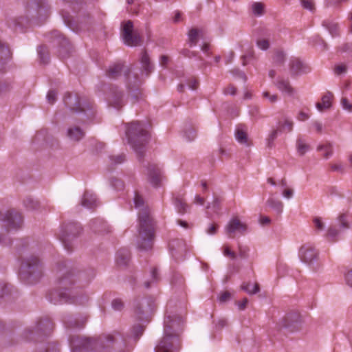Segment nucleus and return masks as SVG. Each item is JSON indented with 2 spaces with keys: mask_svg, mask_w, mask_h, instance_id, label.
<instances>
[{
  "mask_svg": "<svg viewBox=\"0 0 352 352\" xmlns=\"http://www.w3.org/2000/svg\"><path fill=\"white\" fill-rule=\"evenodd\" d=\"M58 273V289L49 294V299L54 304L58 303H74L83 304L87 300L86 296H83L78 291L87 284L95 276L94 270L87 272H80L77 274L67 267L65 263L59 264Z\"/></svg>",
  "mask_w": 352,
  "mask_h": 352,
  "instance_id": "nucleus-1",
  "label": "nucleus"
},
{
  "mask_svg": "<svg viewBox=\"0 0 352 352\" xmlns=\"http://www.w3.org/2000/svg\"><path fill=\"white\" fill-rule=\"evenodd\" d=\"M133 204L135 208L140 210L138 248L141 250H148L152 248L155 237L154 222L144 199L137 192H135Z\"/></svg>",
  "mask_w": 352,
  "mask_h": 352,
  "instance_id": "nucleus-2",
  "label": "nucleus"
},
{
  "mask_svg": "<svg viewBox=\"0 0 352 352\" xmlns=\"http://www.w3.org/2000/svg\"><path fill=\"white\" fill-rule=\"evenodd\" d=\"M122 72L126 78L129 95L135 101L138 100L142 96L139 90L141 81L136 74H131V71L128 67L125 66L122 63H116L109 65L106 70L105 74L109 78L116 79L121 76Z\"/></svg>",
  "mask_w": 352,
  "mask_h": 352,
  "instance_id": "nucleus-3",
  "label": "nucleus"
},
{
  "mask_svg": "<svg viewBox=\"0 0 352 352\" xmlns=\"http://www.w3.org/2000/svg\"><path fill=\"white\" fill-rule=\"evenodd\" d=\"M126 135L129 144L139 157L143 156L146 144L149 140L148 132L144 124L139 122H131L127 124Z\"/></svg>",
  "mask_w": 352,
  "mask_h": 352,
  "instance_id": "nucleus-4",
  "label": "nucleus"
},
{
  "mask_svg": "<svg viewBox=\"0 0 352 352\" xmlns=\"http://www.w3.org/2000/svg\"><path fill=\"white\" fill-rule=\"evenodd\" d=\"M21 272L28 278L37 280L44 274V265L40 258L35 255L25 256L21 263Z\"/></svg>",
  "mask_w": 352,
  "mask_h": 352,
  "instance_id": "nucleus-5",
  "label": "nucleus"
},
{
  "mask_svg": "<svg viewBox=\"0 0 352 352\" xmlns=\"http://www.w3.org/2000/svg\"><path fill=\"white\" fill-rule=\"evenodd\" d=\"M125 346L124 338L118 332L109 334L100 341V350L102 352H125Z\"/></svg>",
  "mask_w": 352,
  "mask_h": 352,
  "instance_id": "nucleus-6",
  "label": "nucleus"
},
{
  "mask_svg": "<svg viewBox=\"0 0 352 352\" xmlns=\"http://www.w3.org/2000/svg\"><path fill=\"white\" fill-rule=\"evenodd\" d=\"M81 228L79 223L71 222L63 225L59 233V239L68 251L72 250V242L80 233Z\"/></svg>",
  "mask_w": 352,
  "mask_h": 352,
  "instance_id": "nucleus-7",
  "label": "nucleus"
},
{
  "mask_svg": "<svg viewBox=\"0 0 352 352\" xmlns=\"http://www.w3.org/2000/svg\"><path fill=\"white\" fill-rule=\"evenodd\" d=\"M64 102L65 105L72 111L84 113L86 119H80V123H85L87 120H91L94 117L95 111L94 109L92 107H89V106H88L87 109L82 107L78 96H73L71 94H67L65 96Z\"/></svg>",
  "mask_w": 352,
  "mask_h": 352,
  "instance_id": "nucleus-8",
  "label": "nucleus"
},
{
  "mask_svg": "<svg viewBox=\"0 0 352 352\" xmlns=\"http://www.w3.org/2000/svg\"><path fill=\"white\" fill-rule=\"evenodd\" d=\"M184 321L181 316L177 315H166L164 318V334L167 336H177L180 338L183 331Z\"/></svg>",
  "mask_w": 352,
  "mask_h": 352,
  "instance_id": "nucleus-9",
  "label": "nucleus"
},
{
  "mask_svg": "<svg viewBox=\"0 0 352 352\" xmlns=\"http://www.w3.org/2000/svg\"><path fill=\"white\" fill-rule=\"evenodd\" d=\"M182 347L181 338L177 336L164 335L155 346V352H179Z\"/></svg>",
  "mask_w": 352,
  "mask_h": 352,
  "instance_id": "nucleus-10",
  "label": "nucleus"
},
{
  "mask_svg": "<svg viewBox=\"0 0 352 352\" xmlns=\"http://www.w3.org/2000/svg\"><path fill=\"white\" fill-rule=\"evenodd\" d=\"M27 12L32 18H46L49 7L45 0H30L27 6Z\"/></svg>",
  "mask_w": 352,
  "mask_h": 352,
  "instance_id": "nucleus-11",
  "label": "nucleus"
},
{
  "mask_svg": "<svg viewBox=\"0 0 352 352\" xmlns=\"http://www.w3.org/2000/svg\"><path fill=\"white\" fill-rule=\"evenodd\" d=\"M122 36L124 43L129 46H137L141 44L140 35L133 32V24L131 21H127L123 23Z\"/></svg>",
  "mask_w": 352,
  "mask_h": 352,
  "instance_id": "nucleus-12",
  "label": "nucleus"
},
{
  "mask_svg": "<svg viewBox=\"0 0 352 352\" xmlns=\"http://www.w3.org/2000/svg\"><path fill=\"white\" fill-rule=\"evenodd\" d=\"M72 352H88L95 344L90 338L73 336L69 338Z\"/></svg>",
  "mask_w": 352,
  "mask_h": 352,
  "instance_id": "nucleus-13",
  "label": "nucleus"
},
{
  "mask_svg": "<svg viewBox=\"0 0 352 352\" xmlns=\"http://www.w3.org/2000/svg\"><path fill=\"white\" fill-rule=\"evenodd\" d=\"M298 256L302 263L311 266L318 260V253L311 245L304 244L299 249Z\"/></svg>",
  "mask_w": 352,
  "mask_h": 352,
  "instance_id": "nucleus-14",
  "label": "nucleus"
},
{
  "mask_svg": "<svg viewBox=\"0 0 352 352\" xmlns=\"http://www.w3.org/2000/svg\"><path fill=\"white\" fill-rule=\"evenodd\" d=\"M3 226H6V230L17 229L22 223V217L20 213L14 210L8 211L1 219Z\"/></svg>",
  "mask_w": 352,
  "mask_h": 352,
  "instance_id": "nucleus-15",
  "label": "nucleus"
},
{
  "mask_svg": "<svg viewBox=\"0 0 352 352\" xmlns=\"http://www.w3.org/2000/svg\"><path fill=\"white\" fill-rule=\"evenodd\" d=\"M226 232L231 238H234L236 233L244 234L248 230L247 225L241 222L237 217L230 219L226 226Z\"/></svg>",
  "mask_w": 352,
  "mask_h": 352,
  "instance_id": "nucleus-16",
  "label": "nucleus"
},
{
  "mask_svg": "<svg viewBox=\"0 0 352 352\" xmlns=\"http://www.w3.org/2000/svg\"><path fill=\"white\" fill-rule=\"evenodd\" d=\"M85 130L78 124L69 125L65 131L66 138L73 143L80 142L85 138Z\"/></svg>",
  "mask_w": 352,
  "mask_h": 352,
  "instance_id": "nucleus-17",
  "label": "nucleus"
},
{
  "mask_svg": "<svg viewBox=\"0 0 352 352\" xmlns=\"http://www.w3.org/2000/svg\"><path fill=\"white\" fill-rule=\"evenodd\" d=\"M300 322L299 314L296 312H292L287 314L280 320L279 326L281 328L289 329L291 331H294L299 329Z\"/></svg>",
  "mask_w": 352,
  "mask_h": 352,
  "instance_id": "nucleus-18",
  "label": "nucleus"
},
{
  "mask_svg": "<svg viewBox=\"0 0 352 352\" xmlns=\"http://www.w3.org/2000/svg\"><path fill=\"white\" fill-rule=\"evenodd\" d=\"M289 71L292 76H300L311 71L307 64L298 58H292L289 63Z\"/></svg>",
  "mask_w": 352,
  "mask_h": 352,
  "instance_id": "nucleus-19",
  "label": "nucleus"
},
{
  "mask_svg": "<svg viewBox=\"0 0 352 352\" xmlns=\"http://www.w3.org/2000/svg\"><path fill=\"white\" fill-rule=\"evenodd\" d=\"M153 310L151 303L147 300H142L139 302L135 308V314L138 320L144 321L148 320L149 314Z\"/></svg>",
  "mask_w": 352,
  "mask_h": 352,
  "instance_id": "nucleus-20",
  "label": "nucleus"
},
{
  "mask_svg": "<svg viewBox=\"0 0 352 352\" xmlns=\"http://www.w3.org/2000/svg\"><path fill=\"white\" fill-rule=\"evenodd\" d=\"M169 250L173 257L181 258L186 251V243L182 239H173L169 243Z\"/></svg>",
  "mask_w": 352,
  "mask_h": 352,
  "instance_id": "nucleus-21",
  "label": "nucleus"
},
{
  "mask_svg": "<svg viewBox=\"0 0 352 352\" xmlns=\"http://www.w3.org/2000/svg\"><path fill=\"white\" fill-rule=\"evenodd\" d=\"M147 175L150 183L157 186L162 180V173L161 168L155 164H149L147 167Z\"/></svg>",
  "mask_w": 352,
  "mask_h": 352,
  "instance_id": "nucleus-22",
  "label": "nucleus"
},
{
  "mask_svg": "<svg viewBox=\"0 0 352 352\" xmlns=\"http://www.w3.org/2000/svg\"><path fill=\"white\" fill-rule=\"evenodd\" d=\"M122 94L117 87L111 88L109 93V102L112 107L119 109L123 106Z\"/></svg>",
  "mask_w": 352,
  "mask_h": 352,
  "instance_id": "nucleus-23",
  "label": "nucleus"
},
{
  "mask_svg": "<svg viewBox=\"0 0 352 352\" xmlns=\"http://www.w3.org/2000/svg\"><path fill=\"white\" fill-rule=\"evenodd\" d=\"M274 84L280 91L285 92L289 96H292L294 93V90L291 86L289 80L278 78L276 82H274Z\"/></svg>",
  "mask_w": 352,
  "mask_h": 352,
  "instance_id": "nucleus-24",
  "label": "nucleus"
},
{
  "mask_svg": "<svg viewBox=\"0 0 352 352\" xmlns=\"http://www.w3.org/2000/svg\"><path fill=\"white\" fill-rule=\"evenodd\" d=\"M52 34L58 38H62L61 46L58 50V55L61 58H64L67 57L71 50V47L69 44V42L60 34L58 33L57 31H53Z\"/></svg>",
  "mask_w": 352,
  "mask_h": 352,
  "instance_id": "nucleus-25",
  "label": "nucleus"
},
{
  "mask_svg": "<svg viewBox=\"0 0 352 352\" xmlns=\"http://www.w3.org/2000/svg\"><path fill=\"white\" fill-rule=\"evenodd\" d=\"M322 26L325 28L333 36L339 35V25L337 22L332 19H326L322 21Z\"/></svg>",
  "mask_w": 352,
  "mask_h": 352,
  "instance_id": "nucleus-26",
  "label": "nucleus"
},
{
  "mask_svg": "<svg viewBox=\"0 0 352 352\" xmlns=\"http://www.w3.org/2000/svg\"><path fill=\"white\" fill-rule=\"evenodd\" d=\"M63 322L66 328L72 329V328H81L83 327L85 320H78L74 318L72 316H67L64 318Z\"/></svg>",
  "mask_w": 352,
  "mask_h": 352,
  "instance_id": "nucleus-27",
  "label": "nucleus"
},
{
  "mask_svg": "<svg viewBox=\"0 0 352 352\" xmlns=\"http://www.w3.org/2000/svg\"><path fill=\"white\" fill-rule=\"evenodd\" d=\"M82 205L87 208H94L97 206V199L93 193L86 191L84 193Z\"/></svg>",
  "mask_w": 352,
  "mask_h": 352,
  "instance_id": "nucleus-28",
  "label": "nucleus"
},
{
  "mask_svg": "<svg viewBox=\"0 0 352 352\" xmlns=\"http://www.w3.org/2000/svg\"><path fill=\"white\" fill-rule=\"evenodd\" d=\"M130 252L127 249H120L117 252V263L120 266H126L130 260Z\"/></svg>",
  "mask_w": 352,
  "mask_h": 352,
  "instance_id": "nucleus-29",
  "label": "nucleus"
},
{
  "mask_svg": "<svg viewBox=\"0 0 352 352\" xmlns=\"http://www.w3.org/2000/svg\"><path fill=\"white\" fill-rule=\"evenodd\" d=\"M333 97V95L331 92L328 91L325 95H324L322 98V102H318L316 104L317 109L322 111L324 109H327L331 106V100Z\"/></svg>",
  "mask_w": 352,
  "mask_h": 352,
  "instance_id": "nucleus-30",
  "label": "nucleus"
},
{
  "mask_svg": "<svg viewBox=\"0 0 352 352\" xmlns=\"http://www.w3.org/2000/svg\"><path fill=\"white\" fill-rule=\"evenodd\" d=\"M266 205L272 208L278 215H280L283 210V204L278 199L270 198L266 201Z\"/></svg>",
  "mask_w": 352,
  "mask_h": 352,
  "instance_id": "nucleus-31",
  "label": "nucleus"
},
{
  "mask_svg": "<svg viewBox=\"0 0 352 352\" xmlns=\"http://www.w3.org/2000/svg\"><path fill=\"white\" fill-rule=\"evenodd\" d=\"M53 329V323L49 319H44L40 320L37 325L36 329L38 331H41L43 333H46L52 331Z\"/></svg>",
  "mask_w": 352,
  "mask_h": 352,
  "instance_id": "nucleus-32",
  "label": "nucleus"
},
{
  "mask_svg": "<svg viewBox=\"0 0 352 352\" xmlns=\"http://www.w3.org/2000/svg\"><path fill=\"white\" fill-rule=\"evenodd\" d=\"M140 61L142 68L146 72V75H148L152 72L153 67L151 63L150 58L146 52H142Z\"/></svg>",
  "mask_w": 352,
  "mask_h": 352,
  "instance_id": "nucleus-33",
  "label": "nucleus"
},
{
  "mask_svg": "<svg viewBox=\"0 0 352 352\" xmlns=\"http://www.w3.org/2000/svg\"><path fill=\"white\" fill-rule=\"evenodd\" d=\"M235 137L236 140L241 144L249 146V142L247 133L241 128H237L235 132Z\"/></svg>",
  "mask_w": 352,
  "mask_h": 352,
  "instance_id": "nucleus-34",
  "label": "nucleus"
},
{
  "mask_svg": "<svg viewBox=\"0 0 352 352\" xmlns=\"http://www.w3.org/2000/svg\"><path fill=\"white\" fill-rule=\"evenodd\" d=\"M278 125L280 132H291L293 129L294 122L285 118L283 122L279 121Z\"/></svg>",
  "mask_w": 352,
  "mask_h": 352,
  "instance_id": "nucleus-35",
  "label": "nucleus"
},
{
  "mask_svg": "<svg viewBox=\"0 0 352 352\" xmlns=\"http://www.w3.org/2000/svg\"><path fill=\"white\" fill-rule=\"evenodd\" d=\"M241 289L250 295L255 294L260 291L259 285L258 283L252 285L250 283H243L241 285Z\"/></svg>",
  "mask_w": 352,
  "mask_h": 352,
  "instance_id": "nucleus-36",
  "label": "nucleus"
},
{
  "mask_svg": "<svg viewBox=\"0 0 352 352\" xmlns=\"http://www.w3.org/2000/svg\"><path fill=\"white\" fill-rule=\"evenodd\" d=\"M317 150L323 152V157L324 159H329L333 153V146L330 143L319 145Z\"/></svg>",
  "mask_w": 352,
  "mask_h": 352,
  "instance_id": "nucleus-37",
  "label": "nucleus"
},
{
  "mask_svg": "<svg viewBox=\"0 0 352 352\" xmlns=\"http://www.w3.org/2000/svg\"><path fill=\"white\" fill-rule=\"evenodd\" d=\"M342 232L340 229L337 228L336 226H330L327 232V237L331 241H336V237L339 235V234Z\"/></svg>",
  "mask_w": 352,
  "mask_h": 352,
  "instance_id": "nucleus-38",
  "label": "nucleus"
},
{
  "mask_svg": "<svg viewBox=\"0 0 352 352\" xmlns=\"http://www.w3.org/2000/svg\"><path fill=\"white\" fill-rule=\"evenodd\" d=\"M338 228L342 231L346 230L350 228V224L348 221L346 214H341L338 217Z\"/></svg>",
  "mask_w": 352,
  "mask_h": 352,
  "instance_id": "nucleus-39",
  "label": "nucleus"
},
{
  "mask_svg": "<svg viewBox=\"0 0 352 352\" xmlns=\"http://www.w3.org/2000/svg\"><path fill=\"white\" fill-rule=\"evenodd\" d=\"M37 51L41 62L43 64L48 63L50 57L47 47L45 46H40L38 47Z\"/></svg>",
  "mask_w": 352,
  "mask_h": 352,
  "instance_id": "nucleus-40",
  "label": "nucleus"
},
{
  "mask_svg": "<svg viewBox=\"0 0 352 352\" xmlns=\"http://www.w3.org/2000/svg\"><path fill=\"white\" fill-rule=\"evenodd\" d=\"M174 204L178 212L180 214H184L186 212L189 207L182 199L179 197L175 199Z\"/></svg>",
  "mask_w": 352,
  "mask_h": 352,
  "instance_id": "nucleus-41",
  "label": "nucleus"
},
{
  "mask_svg": "<svg viewBox=\"0 0 352 352\" xmlns=\"http://www.w3.org/2000/svg\"><path fill=\"white\" fill-rule=\"evenodd\" d=\"M297 151L300 155H303L309 149V146L301 138L296 141Z\"/></svg>",
  "mask_w": 352,
  "mask_h": 352,
  "instance_id": "nucleus-42",
  "label": "nucleus"
},
{
  "mask_svg": "<svg viewBox=\"0 0 352 352\" xmlns=\"http://www.w3.org/2000/svg\"><path fill=\"white\" fill-rule=\"evenodd\" d=\"M24 206L28 210H37L40 207V204L38 201L31 197H27L23 201Z\"/></svg>",
  "mask_w": 352,
  "mask_h": 352,
  "instance_id": "nucleus-43",
  "label": "nucleus"
},
{
  "mask_svg": "<svg viewBox=\"0 0 352 352\" xmlns=\"http://www.w3.org/2000/svg\"><path fill=\"white\" fill-rule=\"evenodd\" d=\"M252 10L254 15L261 16L264 13V5L261 2H254L252 5Z\"/></svg>",
  "mask_w": 352,
  "mask_h": 352,
  "instance_id": "nucleus-44",
  "label": "nucleus"
},
{
  "mask_svg": "<svg viewBox=\"0 0 352 352\" xmlns=\"http://www.w3.org/2000/svg\"><path fill=\"white\" fill-rule=\"evenodd\" d=\"M188 39L190 46L195 45L198 40V30L191 29L188 32Z\"/></svg>",
  "mask_w": 352,
  "mask_h": 352,
  "instance_id": "nucleus-45",
  "label": "nucleus"
},
{
  "mask_svg": "<svg viewBox=\"0 0 352 352\" xmlns=\"http://www.w3.org/2000/svg\"><path fill=\"white\" fill-rule=\"evenodd\" d=\"M285 60V54L282 51H276L273 56V61L276 65H282Z\"/></svg>",
  "mask_w": 352,
  "mask_h": 352,
  "instance_id": "nucleus-46",
  "label": "nucleus"
},
{
  "mask_svg": "<svg viewBox=\"0 0 352 352\" xmlns=\"http://www.w3.org/2000/svg\"><path fill=\"white\" fill-rule=\"evenodd\" d=\"M347 69H348V67L346 64L340 63V64L335 65L333 72L336 75L340 76V75L346 74L347 72Z\"/></svg>",
  "mask_w": 352,
  "mask_h": 352,
  "instance_id": "nucleus-47",
  "label": "nucleus"
},
{
  "mask_svg": "<svg viewBox=\"0 0 352 352\" xmlns=\"http://www.w3.org/2000/svg\"><path fill=\"white\" fill-rule=\"evenodd\" d=\"M10 56L8 47L0 41V61L7 59Z\"/></svg>",
  "mask_w": 352,
  "mask_h": 352,
  "instance_id": "nucleus-48",
  "label": "nucleus"
},
{
  "mask_svg": "<svg viewBox=\"0 0 352 352\" xmlns=\"http://www.w3.org/2000/svg\"><path fill=\"white\" fill-rule=\"evenodd\" d=\"M109 159L112 164L116 165L122 163L125 160L124 154H118L117 155H111Z\"/></svg>",
  "mask_w": 352,
  "mask_h": 352,
  "instance_id": "nucleus-49",
  "label": "nucleus"
},
{
  "mask_svg": "<svg viewBox=\"0 0 352 352\" xmlns=\"http://www.w3.org/2000/svg\"><path fill=\"white\" fill-rule=\"evenodd\" d=\"M340 104L344 110L349 112H352V103L349 100L348 98L342 97L340 100Z\"/></svg>",
  "mask_w": 352,
  "mask_h": 352,
  "instance_id": "nucleus-50",
  "label": "nucleus"
},
{
  "mask_svg": "<svg viewBox=\"0 0 352 352\" xmlns=\"http://www.w3.org/2000/svg\"><path fill=\"white\" fill-rule=\"evenodd\" d=\"M184 136L188 141H192L196 138L195 130L191 127H189L184 133Z\"/></svg>",
  "mask_w": 352,
  "mask_h": 352,
  "instance_id": "nucleus-51",
  "label": "nucleus"
},
{
  "mask_svg": "<svg viewBox=\"0 0 352 352\" xmlns=\"http://www.w3.org/2000/svg\"><path fill=\"white\" fill-rule=\"evenodd\" d=\"M144 330V326L142 324H137L133 327V333L136 339H138L143 333Z\"/></svg>",
  "mask_w": 352,
  "mask_h": 352,
  "instance_id": "nucleus-52",
  "label": "nucleus"
},
{
  "mask_svg": "<svg viewBox=\"0 0 352 352\" xmlns=\"http://www.w3.org/2000/svg\"><path fill=\"white\" fill-rule=\"evenodd\" d=\"M11 89V85L6 82H0V96L5 95Z\"/></svg>",
  "mask_w": 352,
  "mask_h": 352,
  "instance_id": "nucleus-53",
  "label": "nucleus"
},
{
  "mask_svg": "<svg viewBox=\"0 0 352 352\" xmlns=\"http://www.w3.org/2000/svg\"><path fill=\"white\" fill-rule=\"evenodd\" d=\"M151 274L152 280L146 281L144 283V287L146 288H149L152 282L157 281L158 280L156 268H153L151 272Z\"/></svg>",
  "mask_w": 352,
  "mask_h": 352,
  "instance_id": "nucleus-54",
  "label": "nucleus"
},
{
  "mask_svg": "<svg viewBox=\"0 0 352 352\" xmlns=\"http://www.w3.org/2000/svg\"><path fill=\"white\" fill-rule=\"evenodd\" d=\"M256 44L262 50H266L270 47V43L267 39H259L257 41Z\"/></svg>",
  "mask_w": 352,
  "mask_h": 352,
  "instance_id": "nucleus-55",
  "label": "nucleus"
},
{
  "mask_svg": "<svg viewBox=\"0 0 352 352\" xmlns=\"http://www.w3.org/2000/svg\"><path fill=\"white\" fill-rule=\"evenodd\" d=\"M111 183V185L117 190H121L124 188L123 182L118 178H112Z\"/></svg>",
  "mask_w": 352,
  "mask_h": 352,
  "instance_id": "nucleus-56",
  "label": "nucleus"
},
{
  "mask_svg": "<svg viewBox=\"0 0 352 352\" xmlns=\"http://www.w3.org/2000/svg\"><path fill=\"white\" fill-rule=\"evenodd\" d=\"M301 4L305 9L309 10L310 11L314 10V2L311 0H302Z\"/></svg>",
  "mask_w": 352,
  "mask_h": 352,
  "instance_id": "nucleus-57",
  "label": "nucleus"
},
{
  "mask_svg": "<svg viewBox=\"0 0 352 352\" xmlns=\"http://www.w3.org/2000/svg\"><path fill=\"white\" fill-rule=\"evenodd\" d=\"M111 305L113 309L116 311H120L124 307L122 301L120 299L113 300L112 301Z\"/></svg>",
  "mask_w": 352,
  "mask_h": 352,
  "instance_id": "nucleus-58",
  "label": "nucleus"
},
{
  "mask_svg": "<svg viewBox=\"0 0 352 352\" xmlns=\"http://www.w3.org/2000/svg\"><path fill=\"white\" fill-rule=\"evenodd\" d=\"M346 283L352 287V269H348L344 274Z\"/></svg>",
  "mask_w": 352,
  "mask_h": 352,
  "instance_id": "nucleus-59",
  "label": "nucleus"
},
{
  "mask_svg": "<svg viewBox=\"0 0 352 352\" xmlns=\"http://www.w3.org/2000/svg\"><path fill=\"white\" fill-rule=\"evenodd\" d=\"M263 96L268 98L269 101L272 103H274L278 100V96L276 94H271L269 91H264Z\"/></svg>",
  "mask_w": 352,
  "mask_h": 352,
  "instance_id": "nucleus-60",
  "label": "nucleus"
},
{
  "mask_svg": "<svg viewBox=\"0 0 352 352\" xmlns=\"http://www.w3.org/2000/svg\"><path fill=\"white\" fill-rule=\"evenodd\" d=\"M231 298V294L228 292H222L219 296V300L220 302H226Z\"/></svg>",
  "mask_w": 352,
  "mask_h": 352,
  "instance_id": "nucleus-61",
  "label": "nucleus"
},
{
  "mask_svg": "<svg viewBox=\"0 0 352 352\" xmlns=\"http://www.w3.org/2000/svg\"><path fill=\"white\" fill-rule=\"evenodd\" d=\"M223 254L224 256H228L232 259H235L236 257V254L233 251H232L228 246L223 247Z\"/></svg>",
  "mask_w": 352,
  "mask_h": 352,
  "instance_id": "nucleus-62",
  "label": "nucleus"
},
{
  "mask_svg": "<svg viewBox=\"0 0 352 352\" xmlns=\"http://www.w3.org/2000/svg\"><path fill=\"white\" fill-rule=\"evenodd\" d=\"M314 223L315 225L316 228L319 230L322 231L324 228V223L321 221V219L318 217H316L314 219Z\"/></svg>",
  "mask_w": 352,
  "mask_h": 352,
  "instance_id": "nucleus-63",
  "label": "nucleus"
},
{
  "mask_svg": "<svg viewBox=\"0 0 352 352\" xmlns=\"http://www.w3.org/2000/svg\"><path fill=\"white\" fill-rule=\"evenodd\" d=\"M47 99L50 104H53L56 100V93L54 90L49 91Z\"/></svg>",
  "mask_w": 352,
  "mask_h": 352,
  "instance_id": "nucleus-64",
  "label": "nucleus"
}]
</instances>
